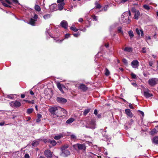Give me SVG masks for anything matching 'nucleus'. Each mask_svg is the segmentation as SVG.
I'll return each mask as SVG.
<instances>
[{
  "label": "nucleus",
  "mask_w": 158,
  "mask_h": 158,
  "mask_svg": "<svg viewBox=\"0 0 158 158\" xmlns=\"http://www.w3.org/2000/svg\"><path fill=\"white\" fill-rule=\"evenodd\" d=\"M122 61L126 65H127V64H128L127 61V60L126 59H125V58L123 59V60H122Z\"/></svg>",
  "instance_id": "37"
},
{
  "label": "nucleus",
  "mask_w": 158,
  "mask_h": 158,
  "mask_svg": "<svg viewBox=\"0 0 158 158\" xmlns=\"http://www.w3.org/2000/svg\"><path fill=\"white\" fill-rule=\"evenodd\" d=\"M93 19L95 21H97V16H95V15L93 16Z\"/></svg>",
  "instance_id": "51"
},
{
  "label": "nucleus",
  "mask_w": 158,
  "mask_h": 158,
  "mask_svg": "<svg viewBox=\"0 0 158 158\" xmlns=\"http://www.w3.org/2000/svg\"><path fill=\"white\" fill-rule=\"evenodd\" d=\"M7 97L10 99H12L14 98L13 95L11 94L8 95Z\"/></svg>",
  "instance_id": "46"
},
{
  "label": "nucleus",
  "mask_w": 158,
  "mask_h": 158,
  "mask_svg": "<svg viewBox=\"0 0 158 158\" xmlns=\"http://www.w3.org/2000/svg\"><path fill=\"white\" fill-rule=\"evenodd\" d=\"M129 107L131 109H134V107L132 106V105L130 104L129 105Z\"/></svg>",
  "instance_id": "57"
},
{
  "label": "nucleus",
  "mask_w": 158,
  "mask_h": 158,
  "mask_svg": "<svg viewBox=\"0 0 158 158\" xmlns=\"http://www.w3.org/2000/svg\"><path fill=\"white\" fill-rule=\"evenodd\" d=\"M95 8L97 9V8H100L101 7V6L99 4L97 1H96L95 2Z\"/></svg>",
  "instance_id": "23"
},
{
  "label": "nucleus",
  "mask_w": 158,
  "mask_h": 158,
  "mask_svg": "<svg viewBox=\"0 0 158 158\" xmlns=\"http://www.w3.org/2000/svg\"><path fill=\"white\" fill-rule=\"evenodd\" d=\"M74 120V119L73 118H70L67 120L66 123L68 124H70L72 123Z\"/></svg>",
  "instance_id": "21"
},
{
  "label": "nucleus",
  "mask_w": 158,
  "mask_h": 158,
  "mask_svg": "<svg viewBox=\"0 0 158 158\" xmlns=\"http://www.w3.org/2000/svg\"><path fill=\"white\" fill-rule=\"evenodd\" d=\"M131 65L134 68H137L139 65V62L137 60H134L131 62Z\"/></svg>",
  "instance_id": "11"
},
{
  "label": "nucleus",
  "mask_w": 158,
  "mask_h": 158,
  "mask_svg": "<svg viewBox=\"0 0 158 158\" xmlns=\"http://www.w3.org/2000/svg\"><path fill=\"white\" fill-rule=\"evenodd\" d=\"M118 33H121L122 34H123V32L122 30V28L121 27L118 28Z\"/></svg>",
  "instance_id": "34"
},
{
  "label": "nucleus",
  "mask_w": 158,
  "mask_h": 158,
  "mask_svg": "<svg viewBox=\"0 0 158 158\" xmlns=\"http://www.w3.org/2000/svg\"><path fill=\"white\" fill-rule=\"evenodd\" d=\"M10 105L12 107H18L21 105V103L19 101H13L10 103Z\"/></svg>",
  "instance_id": "6"
},
{
  "label": "nucleus",
  "mask_w": 158,
  "mask_h": 158,
  "mask_svg": "<svg viewBox=\"0 0 158 158\" xmlns=\"http://www.w3.org/2000/svg\"><path fill=\"white\" fill-rule=\"evenodd\" d=\"M30 94L31 95H33L34 94V93L33 92V91L31 90L30 91Z\"/></svg>",
  "instance_id": "60"
},
{
  "label": "nucleus",
  "mask_w": 158,
  "mask_h": 158,
  "mask_svg": "<svg viewBox=\"0 0 158 158\" xmlns=\"http://www.w3.org/2000/svg\"><path fill=\"white\" fill-rule=\"evenodd\" d=\"M63 137L62 135H60L57 136H56L54 137V139L56 140H58L60 139L61 138Z\"/></svg>",
  "instance_id": "25"
},
{
  "label": "nucleus",
  "mask_w": 158,
  "mask_h": 158,
  "mask_svg": "<svg viewBox=\"0 0 158 158\" xmlns=\"http://www.w3.org/2000/svg\"><path fill=\"white\" fill-rule=\"evenodd\" d=\"M132 84L135 87H136L137 85L136 83H132Z\"/></svg>",
  "instance_id": "62"
},
{
  "label": "nucleus",
  "mask_w": 158,
  "mask_h": 158,
  "mask_svg": "<svg viewBox=\"0 0 158 158\" xmlns=\"http://www.w3.org/2000/svg\"><path fill=\"white\" fill-rule=\"evenodd\" d=\"M39 144L38 142H35L32 143V145L33 146H36Z\"/></svg>",
  "instance_id": "41"
},
{
  "label": "nucleus",
  "mask_w": 158,
  "mask_h": 158,
  "mask_svg": "<svg viewBox=\"0 0 158 158\" xmlns=\"http://www.w3.org/2000/svg\"><path fill=\"white\" fill-rule=\"evenodd\" d=\"M71 139L73 140H75L77 139V137L76 136L74 135H70Z\"/></svg>",
  "instance_id": "36"
},
{
  "label": "nucleus",
  "mask_w": 158,
  "mask_h": 158,
  "mask_svg": "<svg viewBox=\"0 0 158 158\" xmlns=\"http://www.w3.org/2000/svg\"><path fill=\"white\" fill-rule=\"evenodd\" d=\"M108 7L109 6L108 5H105V6L103 8V10L105 11H106Z\"/></svg>",
  "instance_id": "45"
},
{
  "label": "nucleus",
  "mask_w": 158,
  "mask_h": 158,
  "mask_svg": "<svg viewBox=\"0 0 158 158\" xmlns=\"http://www.w3.org/2000/svg\"><path fill=\"white\" fill-rule=\"evenodd\" d=\"M24 158H30V156L28 154H26L25 155Z\"/></svg>",
  "instance_id": "49"
},
{
  "label": "nucleus",
  "mask_w": 158,
  "mask_h": 158,
  "mask_svg": "<svg viewBox=\"0 0 158 158\" xmlns=\"http://www.w3.org/2000/svg\"><path fill=\"white\" fill-rule=\"evenodd\" d=\"M106 75L108 76L110 74V72L107 69H105V73Z\"/></svg>",
  "instance_id": "38"
},
{
  "label": "nucleus",
  "mask_w": 158,
  "mask_h": 158,
  "mask_svg": "<svg viewBox=\"0 0 158 158\" xmlns=\"http://www.w3.org/2000/svg\"><path fill=\"white\" fill-rule=\"evenodd\" d=\"M35 10L38 11H40L41 10L40 6L37 5H35Z\"/></svg>",
  "instance_id": "27"
},
{
  "label": "nucleus",
  "mask_w": 158,
  "mask_h": 158,
  "mask_svg": "<svg viewBox=\"0 0 158 158\" xmlns=\"http://www.w3.org/2000/svg\"><path fill=\"white\" fill-rule=\"evenodd\" d=\"M38 18V16L36 14H35L34 16V19L31 18L28 23L32 26L35 25V22L36 21L37 19Z\"/></svg>",
  "instance_id": "8"
},
{
  "label": "nucleus",
  "mask_w": 158,
  "mask_h": 158,
  "mask_svg": "<svg viewBox=\"0 0 158 158\" xmlns=\"http://www.w3.org/2000/svg\"><path fill=\"white\" fill-rule=\"evenodd\" d=\"M64 1V0H57V3L60 4L61 3L64 2H63Z\"/></svg>",
  "instance_id": "50"
},
{
  "label": "nucleus",
  "mask_w": 158,
  "mask_h": 158,
  "mask_svg": "<svg viewBox=\"0 0 158 158\" xmlns=\"http://www.w3.org/2000/svg\"><path fill=\"white\" fill-rule=\"evenodd\" d=\"M62 41V40H56L55 42H57L58 43H60Z\"/></svg>",
  "instance_id": "59"
},
{
  "label": "nucleus",
  "mask_w": 158,
  "mask_h": 158,
  "mask_svg": "<svg viewBox=\"0 0 158 158\" xmlns=\"http://www.w3.org/2000/svg\"><path fill=\"white\" fill-rule=\"evenodd\" d=\"M78 88L81 90L85 91L87 89V88L84 84H81L78 87Z\"/></svg>",
  "instance_id": "15"
},
{
  "label": "nucleus",
  "mask_w": 158,
  "mask_h": 158,
  "mask_svg": "<svg viewBox=\"0 0 158 158\" xmlns=\"http://www.w3.org/2000/svg\"><path fill=\"white\" fill-rule=\"evenodd\" d=\"M83 21V19L82 18H80L79 19L78 21L80 22H82Z\"/></svg>",
  "instance_id": "56"
},
{
  "label": "nucleus",
  "mask_w": 158,
  "mask_h": 158,
  "mask_svg": "<svg viewBox=\"0 0 158 158\" xmlns=\"http://www.w3.org/2000/svg\"><path fill=\"white\" fill-rule=\"evenodd\" d=\"M74 36L75 37H77L79 35H80V34L79 33H74L73 34Z\"/></svg>",
  "instance_id": "48"
},
{
  "label": "nucleus",
  "mask_w": 158,
  "mask_h": 158,
  "mask_svg": "<svg viewBox=\"0 0 158 158\" xmlns=\"http://www.w3.org/2000/svg\"><path fill=\"white\" fill-rule=\"evenodd\" d=\"M96 123L94 120H91V121L87 123L85 126L86 128L91 129H94L95 128Z\"/></svg>",
  "instance_id": "4"
},
{
  "label": "nucleus",
  "mask_w": 158,
  "mask_h": 158,
  "mask_svg": "<svg viewBox=\"0 0 158 158\" xmlns=\"http://www.w3.org/2000/svg\"><path fill=\"white\" fill-rule=\"evenodd\" d=\"M135 31H136V32L137 33V34L138 35H139L140 34L141 36H143V31H142V30H139L138 29V28H136L135 29Z\"/></svg>",
  "instance_id": "16"
},
{
  "label": "nucleus",
  "mask_w": 158,
  "mask_h": 158,
  "mask_svg": "<svg viewBox=\"0 0 158 158\" xmlns=\"http://www.w3.org/2000/svg\"><path fill=\"white\" fill-rule=\"evenodd\" d=\"M0 1H1L2 3L4 6L6 7H9V6L8 5L6 4V3L5 2H4V1L2 0H0Z\"/></svg>",
  "instance_id": "43"
},
{
  "label": "nucleus",
  "mask_w": 158,
  "mask_h": 158,
  "mask_svg": "<svg viewBox=\"0 0 158 158\" xmlns=\"http://www.w3.org/2000/svg\"><path fill=\"white\" fill-rule=\"evenodd\" d=\"M27 121H28L31 119V118L30 117H27Z\"/></svg>",
  "instance_id": "63"
},
{
  "label": "nucleus",
  "mask_w": 158,
  "mask_h": 158,
  "mask_svg": "<svg viewBox=\"0 0 158 158\" xmlns=\"http://www.w3.org/2000/svg\"><path fill=\"white\" fill-rule=\"evenodd\" d=\"M132 11L134 13V18L136 19H138L139 18V17L140 15V13L139 11L138 10H136L135 9H132Z\"/></svg>",
  "instance_id": "9"
},
{
  "label": "nucleus",
  "mask_w": 158,
  "mask_h": 158,
  "mask_svg": "<svg viewBox=\"0 0 158 158\" xmlns=\"http://www.w3.org/2000/svg\"><path fill=\"white\" fill-rule=\"evenodd\" d=\"M46 142L50 143L53 146L56 145V141L54 140H51V139H49L46 141Z\"/></svg>",
  "instance_id": "17"
},
{
  "label": "nucleus",
  "mask_w": 158,
  "mask_h": 158,
  "mask_svg": "<svg viewBox=\"0 0 158 158\" xmlns=\"http://www.w3.org/2000/svg\"><path fill=\"white\" fill-rule=\"evenodd\" d=\"M152 142L153 143L155 144L158 143V137L156 136L153 138L152 139Z\"/></svg>",
  "instance_id": "20"
},
{
  "label": "nucleus",
  "mask_w": 158,
  "mask_h": 158,
  "mask_svg": "<svg viewBox=\"0 0 158 158\" xmlns=\"http://www.w3.org/2000/svg\"><path fill=\"white\" fill-rule=\"evenodd\" d=\"M4 1V2H5L6 4L8 5L9 6V7H10V6L9 5H10L11 4V3L8 0H2Z\"/></svg>",
  "instance_id": "29"
},
{
  "label": "nucleus",
  "mask_w": 158,
  "mask_h": 158,
  "mask_svg": "<svg viewBox=\"0 0 158 158\" xmlns=\"http://www.w3.org/2000/svg\"><path fill=\"white\" fill-rule=\"evenodd\" d=\"M65 5L64 2L58 4V8L60 10H61L63 9V6Z\"/></svg>",
  "instance_id": "19"
},
{
  "label": "nucleus",
  "mask_w": 158,
  "mask_h": 158,
  "mask_svg": "<svg viewBox=\"0 0 158 158\" xmlns=\"http://www.w3.org/2000/svg\"><path fill=\"white\" fill-rule=\"evenodd\" d=\"M140 114L141 115H142L143 116V115H144V113L143 111H140Z\"/></svg>",
  "instance_id": "64"
},
{
  "label": "nucleus",
  "mask_w": 158,
  "mask_h": 158,
  "mask_svg": "<svg viewBox=\"0 0 158 158\" xmlns=\"http://www.w3.org/2000/svg\"><path fill=\"white\" fill-rule=\"evenodd\" d=\"M143 8L147 10H148L150 9V7L148 5H144L143 6Z\"/></svg>",
  "instance_id": "39"
},
{
  "label": "nucleus",
  "mask_w": 158,
  "mask_h": 158,
  "mask_svg": "<svg viewBox=\"0 0 158 158\" xmlns=\"http://www.w3.org/2000/svg\"><path fill=\"white\" fill-rule=\"evenodd\" d=\"M56 100L58 102L61 103H65L67 102V100L66 99L60 97H57L56 98Z\"/></svg>",
  "instance_id": "12"
},
{
  "label": "nucleus",
  "mask_w": 158,
  "mask_h": 158,
  "mask_svg": "<svg viewBox=\"0 0 158 158\" xmlns=\"http://www.w3.org/2000/svg\"><path fill=\"white\" fill-rule=\"evenodd\" d=\"M145 47H144V48H142V52L143 53H145L146 52V51L145 50Z\"/></svg>",
  "instance_id": "52"
},
{
  "label": "nucleus",
  "mask_w": 158,
  "mask_h": 158,
  "mask_svg": "<svg viewBox=\"0 0 158 158\" xmlns=\"http://www.w3.org/2000/svg\"><path fill=\"white\" fill-rule=\"evenodd\" d=\"M149 66L151 67H152L153 68H154V67L153 66V61H149Z\"/></svg>",
  "instance_id": "44"
},
{
  "label": "nucleus",
  "mask_w": 158,
  "mask_h": 158,
  "mask_svg": "<svg viewBox=\"0 0 158 158\" xmlns=\"http://www.w3.org/2000/svg\"><path fill=\"white\" fill-rule=\"evenodd\" d=\"M42 118V115L40 114H37V118Z\"/></svg>",
  "instance_id": "53"
},
{
  "label": "nucleus",
  "mask_w": 158,
  "mask_h": 158,
  "mask_svg": "<svg viewBox=\"0 0 158 158\" xmlns=\"http://www.w3.org/2000/svg\"><path fill=\"white\" fill-rule=\"evenodd\" d=\"M33 111V109L32 108L28 109L27 110V113L30 114Z\"/></svg>",
  "instance_id": "33"
},
{
  "label": "nucleus",
  "mask_w": 158,
  "mask_h": 158,
  "mask_svg": "<svg viewBox=\"0 0 158 158\" xmlns=\"http://www.w3.org/2000/svg\"><path fill=\"white\" fill-rule=\"evenodd\" d=\"M59 110V107L54 106L50 108L49 109V111L52 114L56 115L58 117L60 114H58Z\"/></svg>",
  "instance_id": "3"
},
{
  "label": "nucleus",
  "mask_w": 158,
  "mask_h": 158,
  "mask_svg": "<svg viewBox=\"0 0 158 158\" xmlns=\"http://www.w3.org/2000/svg\"><path fill=\"white\" fill-rule=\"evenodd\" d=\"M50 17V15L49 14L45 15L43 16L44 19H48Z\"/></svg>",
  "instance_id": "32"
},
{
  "label": "nucleus",
  "mask_w": 158,
  "mask_h": 158,
  "mask_svg": "<svg viewBox=\"0 0 158 158\" xmlns=\"http://www.w3.org/2000/svg\"><path fill=\"white\" fill-rule=\"evenodd\" d=\"M70 36V34H67L65 35V38H67L69 37Z\"/></svg>",
  "instance_id": "55"
},
{
  "label": "nucleus",
  "mask_w": 158,
  "mask_h": 158,
  "mask_svg": "<svg viewBox=\"0 0 158 158\" xmlns=\"http://www.w3.org/2000/svg\"><path fill=\"white\" fill-rule=\"evenodd\" d=\"M90 110V109H87L85 110L83 113V115L85 116H86L87 114L89 112Z\"/></svg>",
  "instance_id": "28"
},
{
  "label": "nucleus",
  "mask_w": 158,
  "mask_h": 158,
  "mask_svg": "<svg viewBox=\"0 0 158 158\" xmlns=\"http://www.w3.org/2000/svg\"><path fill=\"white\" fill-rule=\"evenodd\" d=\"M149 92V90L148 89L144 90L143 95L146 98H148L153 96V94L150 93Z\"/></svg>",
  "instance_id": "7"
},
{
  "label": "nucleus",
  "mask_w": 158,
  "mask_h": 158,
  "mask_svg": "<svg viewBox=\"0 0 158 158\" xmlns=\"http://www.w3.org/2000/svg\"><path fill=\"white\" fill-rule=\"evenodd\" d=\"M145 39L146 41L148 42V40H150L151 39V36H146L145 37Z\"/></svg>",
  "instance_id": "47"
},
{
  "label": "nucleus",
  "mask_w": 158,
  "mask_h": 158,
  "mask_svg": "<svg viewBox=\"0 0 158 158\" xmlns=\"http://www.w3.org/2000/svg\"><path fill=\"white\" fill-rule=\"evenodd\" d=\"M60 111L63 112L64 114H66L67 112V111L64 109L60 107H59V112H60Z\"/></svg>",
  "instance_id": "26"
},
{
  "label": "nucleus",
  "mask_w": 158,
  "mask_h": 158,
  "mask_svg": "<svg viewBox=\"0 0 158 158\" xmlns=\"http://www.w3.org/2000/svg\"><path fill=\"white\" fill-rule=\"evenodd\" d=\"M124 50L126 51L130 52L131 51V48H129L126 47L124 48Z\"/></svg>",
  "instance_id": "40"
},
{
  "label": "nucleus",
  "mask_w": 158,
  "mask_h": 158,
  "mask_svg": "<svg viewBox=\"0 0 158 158\" xmlns=\"http://www.w3.org/2000/svg\"><path fill=\"white\" fill-rule=\"evenodd\" d=\"M158 79L156 78H152L148 81V84L151 86H153L157 84Z\"/></svg>",
  "instance_id": "5"
},
{
  "label": "nucleus",
  "mask_w": 158,
  "mask_h": 158,
  "mask_svg": "<svg viewBox=\"0 0 158 158\" xmlns=\"http://www.w3.org/2000/svg\"><path fill=\"white\" fill-rule=\"evenodd\" d=\"M57 86L59 90L62 92L63 93V91L62 89L61 85L60 83H58L57 84Z\"/></svg>",
  "instance_id": "24"
},
{
  "label": "nucleus",
  "mask_w": 158,
  "mask_h": 158,
  "mask_svg": "<svg viewBox=\"0 0 158 158\" xmlns=\"http://www.w3.org/2000/svg\"><path fill=\"white\" fill-rule=\"evenodd\" d=\"M98 113V111L97 110L95 109L94 110V114L96 115H97Z\"/></svg>",
  "instance_id": "54"
},
{
  "label": "nucleus",
  "mask_w": 158,
  "mask_h": 158,
  "mask_svg": "<svg viewBox=\"0 0 158 158\" xmlns=\"http://www.w3.org/2000/svg\"><path fill=\"white\" fill-rule=\"evenodd\" d=\"M5 123L4 122H2L0 123V126H3Z\"/></svg>",
  "instance_id": "58"
},
{
  "label": "nucleus",
  "mask_w": 158,
  "mask_h": 158,
  "mask_svg": "<svg viewBox=\"0 0 158 158\" xmlns=\"http://www.w3.org/2000/svg\"><path fill=\"white\" fill-rule=\"evenodd\" d=\"M130 0H121L120 1V2H119V4H120L121 3L124 4L125 2L129 1Z\"/></svg>",
  "instance_id": "35"
},
{
  "label": "nucleus",
  "mask_w": 158,
  "mask_h": 158,
  "mask_svg": "<svg viewBox=\"0 0 158 158\" xmlns=\"http://www.w3.org/2000/svg\"><path fill=\"white\" fill-rule=\"evenodd\" d=\"M12 0L15 3H18V1L17 0Z\"/></svg>",
  "instance_id": "61"
},
{
  "label": "nucleus",
  "mask_w": 158,
  "mask_h": 158,
  "mask_svg": "<svg viewBox=\"0 0 158 158\" xmlns=\"http://www.w3.org/2000/svg\"><path fill=\"white\" fill-rule=\"evenodd\" d=\"M60 25L61 27L65 29H67L68 28V25L67 22L65 20H63L60 23Z\"/></svg>",
  "instance_id": "13"
},
{
  "label": "nucleus",
  "mask_w": 158,
  "mask_h": 158,
  "mask_svg": "<svg viewBox=\"0 0 158 158\" xmlns=\"http://www.w3.org/2000/svg\"><path fill=\"white\" fill-rule=\"evenodd\" d=\"M70 29L71 30L73 31H74L77 32V31L78 29H77L74 25H72V26L70 27Z\"/></svg>",
  "instance_id": "22"
},
{
  "label": "nucleus",
  "mask_w": 158,
  "mask_h": 158,
  "mask_svg": "<svg viewBox=\"0 0 158 158\" xmlns=\"http://www.w3.org/2000/svg\"><path fill=\"white\" fill-rule=\"evenodd\" d=\"M131 15V13L130 11L128 12H126L124 13L122 15L121 17L119 19L120 22L121 23H129L131 21L129 19V16Z\"/></svg>",
  "instance_id": "1"
},
{
  "label": "nucleus",
  "mask_w": 158,
  "mask_h": 158,
  "mask_svg": "<svg viewBox=\"0 0 158 158\" xmlns=\"http://www.w3.org/2000/svg\"><path fill=\"white\" fill-rule=\"evenodd\" d=\"M131 75L132 77L134 79H135L136 78V75L134 73H131Z\"/></svg>",
  "instance_id": "42"
},
{
  "label": "nucleus",
  "mask_w": 158,
  "mask_h": 158,
  "mask_svg": "<svg viewBox=\"0 0 158 158\" xmlns=\"http://www.w3.org/2000/svg\"><path fill=\"white\" fill-rule=\"evenodd\" d=\"M68 147V145H66L63 146L61 148L62 152L61 154V155L62 156L65 157L70 154V152L67 149Z\"/></svg>",
  "instance_id": "2"
},
{
  "label": "nucleus",
  "mask_w": 158,
  "mask_h": 158,
  "mask_svg": "<svg viewBox=\"0 0 158 158\" xmlns=\"http://www.w3.org/2000/svg\"><path fill=\"white\" fill-rule=\"evenodd\" d=\"M45 156L48 158H50L52 157V153L49 150H46L44 152Z\"/></svg>",
  "instance_id": "10"
},
{
  "label": "nucleus",
  "mask_w": 158,
  "mask_h": 158,
  "mask_svg": "<svg viewBox=\"0 0 158 158\" xmlns=\"http://www.w3.org/2000/svg\"><path fill=\"white\" fill-rule=\"evenodd\" d=\"M128 34L131 38H132L134 36L133 31H129Z\"/></svg>",
  "instance_id": "30"
},
{
  "label": "nucleus",
  "mask_w": 158,
  "mask_h": 158,
  "mask_svg": "<svg viewBox=\"0 0 158 158\" xmlns=\"http://www.w3.org/2000/svg\"><path fill=\"white\" fill-rule=\"evenodd\" d=\"M157 131L156 129H154L151 132V134L152 135H154L157 133Z\"/></svg>",
  "instance_id": "31"
},
{
  "label": "nucleus",
  "mask_w": 158,
  "mask_h": 158,
  "mask_svg": "<svg viewBox=\"0 0 158 158\" xmlns=\"http://www.w3.org/2000/svg\"><path fill=\"white\" fill-rule=\"evenodd\" d=\"M126 113L129 117H131L132 116V114L129 109H127L125 110Z\"/></svg>",
  "instance_id": "18"
},
{
  "label": "nucleus",
  "mask_w": 158,
  "mask_h": 158,
  "mask_svg": "<svg viewBox=\"0 0 158 158\" xmlns=\"http://www.w3.org/2000/svg\"><path fill=\"white\" fill-rule=\"evenodd\" d=\"M77 145L78 148L80 150H85L86 149L85 145L84 144H78Z\"/></svg>",
  "instance_id": "14"
}]
</instances>
